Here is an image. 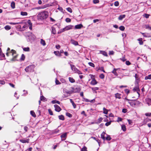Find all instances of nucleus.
<instances>
[{
    "instance_id": "f257e3e1",
    "label": "nucleus",
    "mask_w": 151,
    "mask_h": 151,
    "mask_svg": "<svg viewBox=\"0 0 151 151\" xmlns=\"http://www.w3.org/2000/svg\"><path fill=\"white\" fill-rule=\"evenodd\" d=\"M48 16V12L45 11L40 12L37 15V17L38 20H42L46 19Z\"/></svg>"
},
{
    "instance_id": "f03ea898",
    "label": "nucleus",
    "mask_w": 151,
    "mask_h": 151,
    "mask_svg": "<svg viewBox=\"0 0 151 151\" xmlns=\"http://www.w3.org/2000/svg\"><path fill=\"white\" fill-rule=\"evenodd\" d=\"M9 54L13 56V58L11 60V61H15L16 60V59L17 57V55L16 54V51L15 50H12L9 53L7 52L6 55L7 56H8Z\"/></svg>"
},
{
    "instance_id": "7ed1b4c3",
    "label": "nucleus",
    "mask_w": 151,
    "mask_h": 151,
    "mask_svg": "<svg viewBox=\"0 0 151 151\" xmlns=\"http://www.w3.org/2000/svg\"><path fill=\"white\" fill-rule=\"evenodd\" d=\"M35 66L34 65H32L27 67L25 69V71L27 72H33L34 71V68Z\"/></svg>"
},
{
    "instance_id": "20e7f679",
    "label": "nucleus",
    "mask_w": 151,
    "mask_h": 151,
    "mask_svg": "<svg viewBox=\"0 0 151 151\" xmlns=\"http://www.w3.org/2000/svg\"><path fill=\"white\" fill-rule=\"evenodd\" d=\"M71 70L74 71L76 73L78 74H82V73L78 69L76 68L75 66L73 65L70 64V65Z\"/></svg>"
},
{
    "instance_id": "39448f33",
    "label": "nucleus",
    "mask_w": 151,
    "mask_h": 151,
    "mask_svg": "<svg viewBox=\"0 0 151 151\" xmlns=\"http://www.w3.org/2000/svg\"><path fill=\"white\" fill-rule=\"evenodd\" d=\"M128 103L132 106H135L137 104H140L141 103L139 101L135 100L129 101Z\"/></svg>"
},
{
    "instance_id": "423d86ee",
    "label": "nucleus",
    "mask_w": 151,
    "mask_h": 151,
    "mask_svg": "<svg viewBox=\"0 0 151 151\" xmlns=\"http://www.w3.org/2000/svg\"><path fill=\"white\" fill-rule=\"evenodd\" d=\"M72 90L71 91L72 93H78L81 90V89L79 87L73 88Z\"/></svg>"
},
{
    "instance_id": "0eeeda50",
    "label": "nucleus",
    "mask_w": 151,
    "mask_h": 151,
    "mask_svg": "<svg viewBox=\"0 0 151 151\" xmlns=\"http://www.w3.org/2000/svg\"><path fill=\"white\" fill-rule=\"evenodd\" d=\"M73 26L72 25H69L66 26L65 28H63L62 29V32L65 30H68L71 29L73 27Z\"/></svg>"
},
{
    "instance_id": "6e6552de",
    "label": "nucleus",
    "mask_w": 151,
    "mask_h": 151,
    "mask_svg": "<svg viewBox=\"0 0 151 151\" xmlns=\"http://www.w3.org/2000/svg\"><path fill=\"white\" fill-rule=\"evenodd\" d=\"M54 106L55 108V110L56 111L59 112L61 110L60 107L57 104H55Z\"/></svg>"
},
{
    "instance_id": "1a4fd4ad",
    "label": "nucleus",
    "mask_w": 151,
    "mask_h": 151,
    "mask_svg": "<svg viewBox=\"0 0 151 151\" xmlns=\"http://www.w3.org/2000/svg\"><path fill=\"white\" fill-rule=\"evenodd\" d=\"M61 140H64L66 139L67 137V133H65L60 136Z\"/></svg>"
},
{
    "instance_id": "9d476101",
    "label": "nucleus",
    "mask_w": 151,
    "mask_h": 151,
    "mask_svg": "<svg viewBox=\"0 0 151 151\" xmlns=\"http://www.w3.org/2000/svg\"><path fill=\"white\" fill-rule=\"evenodd\" d=\"M133 90L134 91H137V93L138 94L139 96L140 95L139 93V91H140L139 89V88L138 86H136L134 87L133 89Z\"/></svg>"
},
{
    "instance_id": "9b49d317",
    "label": "nucleus",
    "mask_w": 151,
    "mask_h": 151,
    "mask_svg": "<svg viewBox=\"0 0 151 151\" xmlns=\"http://www.w3.org/2000/svg\"><path fill=\"white\" fill-rule=\"evenodd\" d=\"M29 139H20L19 141L20 142L23 143H28L29 142Z\"/></svg>"
},
{
    "instance_id": "f8f14e48",
    "label": "nucleus",
    "mask_w": 151,
    "mask_h": 151,
    "mask_svg": "<svg viewBox=\"0 0 151 151\" xmlns=\"http://www.w3.org/2000/svg\"><path fill=\"white\" fill-rule=\"evenodd\" d=\"M27 24L28 25H29V29L32 30V24L30 20H29L27 21Z\"/></svg>"
},
{
    "instance_id": "ddd939ff",
    "label": "nucleus",
    "mask_w": 151,
    "mask_h": 151,
    "mask_svg": "<svg viewBox=\"0 0 151 151\" xmlns=\"http://www.w3.org/2000/svg\"><path fill=\"white\" fill-rule=\"evenodd\" d=\"M63 92L64 93H66L67 94H70L72 93L71 91H69L67 90H66L65 88H63Z\"/></svg>"
},
{
    "instance_id": "4468645a",
    "label": "nucleus",
    "mask_w": 151,
    "mask_h": 151,
    "mask_svg": "<svg viewBox=\"0 0 151 151\" xmlns=\"http://www.w3.org/2000/svg\"><path fill=\"white\" fill-rule=\"evenodd\" d=\"M70 42L72 44L75 45H78V42L77 41H75L74 40H70Z\"/></svg>"
},
{
    "instance_id": "2eb2a0df",
    "label": "nucleus",
    "mask_w": 151,
    "mask_h": 151,
    "mask_svg": "<svg viewBox=\"0 0 151 151\" xmlns=\"http://www.w3.org/2000/svg\"><path fill=\"white\" fill-rule=\"evenodd\" d=\"M97 83V82L94 79H93L91 82V84L93 85L96 84Z\"/></svg>"
},
{
    "instance_id": "dca6fc26",
    "label": "nucleus",
    "mask_w": 151,
    "mask_h": 151,
    "mask_svg": "<svg viewBox=\"0 0 151 151\" xmlns=\"http://www.w3.org/2000/svg\"><path fill=\"white\" fill-rule=\"evenodd\" d=\"M118 69L117 68H114L112 72V73H113L116 76H118V74L116 72V70Z\"/></svg>"
},
{
    "instance_id": "f3484780",
    "label": "nucleus",
    "mask_w": 151,
    "mask_h": 151,
    "mask_svg": "<svg viewBox=\"0 0 151 151\" xmlns=\"http://www.w3.org/2000/svg\"><path fill=\"white\" fill-rule=\"evenodd\" d=\"M83 25L81 24H79L77 25H76L75 26V29H81L82 27H83Z\"/></svg>"
},
{
    "instance_id": "a211bd4d",
    "label": "nucleus",
    "mask_w": 151,
    "mask_h": 151,
    "mask_svg": "<svg viewBox=\"0 0 151 151\" xmlns=\"http://www.w3.org/2000/svg\"><path fill=\"white\" fill-rule=\"evenodd\" d=\"M40 100L43 101H47V99L43 96H40Z\"/></svg>"
},
{
    "instance_id": "6ab92c4d",
    "label": "nucleus",
    "mask_w": 151,
    "mask_h": 151,
    "mask_svg": "<svg viewBox=\"0 0 151 151\" xmlns=\"http://www.w3.org/2000/svg\"><path fill=\"white\" fill-rule=\"evenodd\" d=\"M105 134V132H103L101 134V137L104 140H105V137H104V135Z\"/></svg>"
},
{
    "instance_id": "aec40b11",
    "label": "nucleus",
    "mask_w": 151,
    "mask_h": 151,
    "mask_svg": "<svg viewBox=\"0 0 151 151\" xmlns=\"http://www.w3.org/2000/svg\"><path fill=\"white\" fill-rule=\"evenodd\" d=\"M121 94L118 93H117L115 94V96L116 98H118L119 99H120Z\"/></svg>"
},
{
    "instance_id": "412c9836",
    "label": "nucleus",
    "mask_w": 151,
    "mask_h": 151,
    "mask_svg": "<svg viewBox=\"0 0 151 151\" xmlns=\"http://www.w3.org/2000/svg\"><path fill=\"white\" fill-rule=\"evenodd\" d=\"M52 33L53 34H55L56 33V30L55 28L53 27H52Z\"/></svg>"
},
{
    "instance_id": "4be33fe9",
    "label": "nucleus",
    "mask_w": 151,
    "mask_h": 151,
    "mask_svg": "<svg viewBox=\"0 0 151 151\" xmlns=\"http://www.w3.org/2000/svg\"><path fill=\"white\" fill-rule=\"evenodd\" d=\"M100 53L105 56H108L107 53L105 51H100Z\"/></svg>"
},
{
    "instance_id": "5701e85b",
    "label": "nucleus",
    "mask_w": 151,
    "mask_h": 151,
    "mask_svg": "<svg viewBox=\"0 0 151 151\" xmlns=\"http://www.w3.org/2000/svg\"><path fill=\"white\" fill-rule=\"evenodd\" d=\"M125 17V15H120L118 18V19L119 20H122L123 18H124Z\"/></svg>"
},
{
    "instance_id": "b1692460",
    "label": "nucleus",
    "mask_w": 151,
    "mask_h": 151,
    "mask_svg": "<svg viewBox=\"0 0 151 151\" xmlns=\"http://www.w3.org/2000/svg\"><path fill=\"white\" fill-rule=\"evenodd\" d=\"M51 103L52 104H54L56 103V104H60V102L59 101H57L56 100H54L52 101H51Z\"/></svg>"
},
{
    "instance_id": "393cba45",
    "label": "nucleus",
    "mask_w": 151,
    "mask_h": 151,
    "mask_svg": "<svg viewBox=\"0 0 151 151\" xmlns=\"http://www.w3.org/2000/svg\"><path fill=\"white\" fill-rule=\"evenodd\" d=\"M68 79L69 80L70 82L71 83H73L75 82V80L73 78L69 77Z\"/></svg>"
},
{
    "instance_id": "a878e982",
    "label": "nucleus",
    "mask_w": 151,
    "mask_h": 151,
    "mask_svg": "<svg viewBox=\"0 0 151 151\" xmlns=\"http://www.w3.org/2000/svg\"><path fill=\"white\" fill-rule=\"evenodd\" d=\"M5 55L2 52L1 49L0 48V58H2L4 57Z\"/></svg>"
},
{
    "instance_id": "bb28decb",
    "label": "nucleus",
    "mask_w": 151,
    "mask_h": 151,
    "mask_svg": "<svg viewBox=\"0 0 151 151\" xmlns=\"http://www.w3.org/2000/svg\"><path fill=\"white\" fill-rule=\"evenodd\" d=\"M54 53L55 55L58 56H61L60 53L58 51H54Z\"/></svg>"
},
{
    "instance_id": "cd10ccee",
    "label": "nucleus",
    "mask_w": 151,
    "mask_h": 151,
    "mask_svg": "<svg viewBox=\"0 0 151 151\" xmlns=\"http://www.w3.org/2000/svg\"><path fill=\"white\" fill-rule=\"evenodd\" d=\"M23 50L26 52H29L30 51V49L29 47H23Z\"/></svg>"
},
{
    "instance_id": "c85d7f7f",
    "label": "nucleus",
    "mask_w": 151,
    "mask_h": 151,
    "mask_svg": "<svg viewBox=\"0 0 151 151\" xmlns=\"http://www.w3.org/2000/svg\"><path fill=\"white\" fill-rule=\"evenodd\" d=\"M58 118L59 119L61 120H64L65 119L64 117L62 115L59 116Z\"/></svg>"
},
{
    "instance_id": "c756f323",
    "label": "nucleus",
    "mask_w": 151,
    "mask_h": 151,
    "mask_svg": "<svg viewBox=\"0 0 151 151\" xmlns=\"http://www.w3.org/2000/svg\"><path fill=\"white\" fill-rule=\"evenodd\" d=\"M40 43L43 46H45L46 45V43L45 40L42 39H41L40 40Z\"/></svg>"
},
{
    "instance_id": "7c9ffc66",
    "label": "nucleus",
    "mask_w": 151,
    "mask_h": 151,
    "mask_svg": "<svg viewBox=\"0 0 151 151\" xmlns=\"http://www.w3.org/2000/svg\"><path fill=\"white\" fill-rule=\"evenodd\" d=\"M103 113L106 114H107L108 113V110L106 109L105 107L103 108Z\"/></svg>"
},
{
    "instance_id": "2f4dec72",
    "label": "nucleus",
    "mask_w": 151,
    "mask_h": 151,
    "mask_svg": "<svg viewBox=\"0 0 151 151\" xmlns=\"http://www.w3.org/2000/svg\"><path fill=\"white\" fill-rule=\"evenodd\" d=\"M139 41V43L140 45H142L143 44V42L142 41V38H139L137 40Z\"/></svg>"
},
{
    "instance_id": "473e14b6",
    "label": "nucleus",
    "mask_w": 151,
    "mask_h": 151,
    "mask_svg": "<svg viewBox=\"0 0 151 151\" xmlns=\"http://www.w3.org/2000/svg\"><path fill=\"white\" fill-rule=\"evenodd\" d=\"M145 80H147V79H151V74H150L148 76L145 77Z\"/></svg>"
},
{
    "instance_id": "72a5a7b5",
    "label": "nucleus",
    "mask_w": 151,
    "mask_h": 151,
    "mask_svg": "<svg viewBox=\"0 0 151 151\" xmlns=\"http://www.w3.org/2000/svg\"><path fill=\"white\" fill-rule=\"evenodd\" d=\"M21 15L23 16H27V13L26 12H21Z\"/></svg>"
},
{
    "instance_id": "f704fd0d",
    "label": "nucleus",
    "mask_w": 151,
    "mask_h": 151,
    "mask_svg": "<svg viewBox=\"0 0 151 151\" xmlns=\"http://www.w3.org/2000/svg\"><path fill=\"white\" fill-rule=\"evenodd\" d=\"M30 114H31L32 115V116L33 117H36V115L35 114V113L33 111H30Z\"/></svg>"
},
{
    "instance_id": "c9c22d12",
    "label": "nucleus",
    "mask_w": 151,
    "mask_h": 151,
    "mask_svg": "<svg viewBox=\"0 0 151 151\" xmlns=\"http://www.w3.org/2000/svg\"><path fill=\"white\" fill-rule=\"evenodd\" d=\"M147 104L149 106L150 105V104L151 103V99H148L147 100Z\"/></svg>"
},
{
    "instance_id": "e433bc0d",
    "label": "nucleus",
    "mask_w": 151,
    "mask_h": 151,
    "mask_svg": "<svg viewBox=\"0 0 151 151\" xmlns=\"http://www.w3.org/2000/svg\"><path fill=\"white\" fill-rule=\"evenodd\" d=\"M11 7L13 8L14 9L15 7V3L13 1L12 2L11 4Z\"/></svg>"
},
{
    "instance_id": "4c0bfd02",
    "label": "nucleus",
    "mask_w": 151,
    "mask_h": 151,
    "mask_svg": "<svg viewBox=\"0 0 151 151\" xmlns=\"http://www.w3.org/2000/svg\"><path fill=\"white\" fill-rule=\"evenodd\" d=\"M66 115L70 118H71L72 117V115L68 112H67L66 113Z\"/></svg>"
},
{
    "instance_id": "58836bf2",
    "label": "nucleus",
    "mask_w": 151,
    "mask_h": 151,
    "mask_svg": "<svg viewBox=\"0 0 151 151\" xmlns=\"http://www.w3.org/2000/svg\"><path fill=\"white\" fill-rule=\"evenodd\" d=\"M91 89L93 91H95L96 93V91L99 89V88L97 87L92 88Z\"/></svg>"
},
{
    "instance_id": "ea45409f",
    "label": "nucleus",
    "mask_w": 151,
    "mask_h": 151,
    "mask_svg": "<svg viewBox=\"0 0 151 151\" xmlns=\"http://www.w3.org/2000/svg\"><path fill=\"white\" fill-rule=\"evenodd\" d=\"M5 29L9 30L11 29V27L9 25H6L4 27Z\"/></svg>"
},
{
    "instance_id": "a19ab883",
    "label": "nucleus",
    "mask_w": 151,
    "mask_h": 151,
    "mask_svg": "<svg viewBox=\"0 0 151 151\" xmlns=\"http://www.w3.org/2000/svg\"><path fill=\"white\" fill-rule=\"evenodd\" d=\"M25 58V56L24 55V54H22L21 55L20 59L21 60H24Z\"/></svg>"
},
{
    "instance_id": "79ce46f5",
    "label": "nucleus",
    "mask_w": 151,
    "mask_h": 151,
    "mask_svg": "<svg viewBox=\"0 0 151 151\" xmlns=\"http://www.w3.org/2000/svg\"><path fill=\"white\" fill-rule=\"evenodd\" d=\"M111 139V138L109 135L107 136V137L106 138L105 137V139L108 141L110 140Z\"/></svg>"
},
{
    "instance_id": "37998d69",
    "label": "nucleus",
    "mask_w": 151,
    "mask_h": 151,
    "mask_svg": "<svg viewBox=\"0 0 151 151\" xmlns=\"http://www.w3.org/2000/svg\"><path fill=\"white\" fill-rule=\"evenodd\" d=\"M119 29L121 31H124L125 29L124 27L123 26H121L119 27Z\"/></svg>"
},
{
    "instance_id": "c03bdc74",
    "label": "nucleus",
    "mask_w": 151,
    "mask_h": 151,
    "mask_svg": "<svg viewBox=\"0 0 151 151\" xmlns=\"http://www.w3.org/2000/svg\"><path fill=\"white\" fill-rule=\"evenodd\" d=\"M145 28L146 29H148L151 30V27L149 25H145Z\"/></svg>"
},
{
    "instance_id": "a18cd8bd",
    "label": "nucleus",
    "mask_w": 151,
    "mask_h": 151,
    "mask_svg": "<svg viewBox=\"0 0 151 151\" xmlns=\"http://www.w3.org/2000/svg\"><path fill=\"white\" fill-rule=\"evenodd\" d=\"M98 70H101V71H102L104 73L105 72V70H104V68L103 67H99V68L98 69Z\"/></svg>"
},
{
    "instance_id": "49530a36",
    "label": "nucleus",
    "mask_w": 151,
    "mask_h": 151,
    "mask_svg": "<svg viewBox=\"0 0 151 151\" xmlns=\"http://www.w3.org/2000/svg\"><path fill=\"white\" fill-rule=\"evenodd\" d=\"M88 65L94 67H95V65L94 64L91 62H89L88 63Z\"/></svg>"
},
{
    "instance_id": "de8ad7c7",
    "label": "nucleus",
    "mask_w": 151,
    "mask_h": 151,
    "mask_svg": "<svg viewBox=\"0 0 151 151\" xmlns=\"http://www.w3.org/2000/svg\"><path fill=\"white\" fill-rule=\"evenodd\" d=\"M122 130L124 131H125L126 130V128L125 126L124 125H123L122 126Z\"/></svg>"
},
{
    "instance_id": "09e8293b",
    "label": "nucleus",
    "mask_w": 151,
    "mask_h": 151,
    "mask_svg": "<svg viewBox=\"0 0 151 151\" xmlns=\"http://www.w3.org/2000/svg\"><path fill=\"white\" fill-rule=\"evenodd\" d=\"M99 78L101 79H103L104 78V75L103 74H101L99 76Z\"/></svg>"
},
{
    "instance_id": "8fccbe9b",
    "label": "nucleus",
    "mask_w": 151,
    "mask_h": 151,
    "mask_svg": "<svg viewBox=\"0 0 151 151\" xmlns=\"http://www.w3.org/2000/svg\"><path fill=\"white\" fill-rule=\"evenodd\" d=\"M71 19L69 18H67L65 19V21L67 22H71Z\"/></svg>"
},
{
    "instance_id": "3c124183",
    "label": "nucleus",
    "mask_w": 151,
    "mask_h": 151,
    "mask_svg": "<svg viewBox=\"0 0 151 151\" xmlns=\"http://www.w3.org/2000/svg\"><path fill=\"white\" fill-rule=\"evenodd\" d=\"M67 11L70 13H72V9L70 7H68L66 9Z\"/></svg>"
},
{
    "instance_id": "603ef678",
    "label": "nucleus",
    "mask_w": 151,
    "mask_h": 151,
    "mask_svg": "<svg viewBox=\"0 0 151 151\" xmlns=\"http://www.w3.org/2000/svg\"><path fill=\"white\" fill-rule=\"evenodd\" d=\"M81 151H87V147L84 146L81 150Z\"/></svg>"
},
{
    "instance_id": "864d4df0",
    "label": "nucleus",
    "mask_w": 151,
    "mask_h": 151,
    "mask_svg": "<svg viewBox=\"0 0 151 151\" xmlns=\"http://www.w3.org/2000/svg\"><path fill=\"white\" fill-rule=\"evenodd\" d=\"M24 129L25 132H26L28 131V128L27 126H25L24 127Z\"/></svg>"
},
{
    "instance_id": "5fc2aeb1",
    "label": "nucleus",
    "mask_w": 151,
    "mask_h": 151,
    "mask_svg": "<svg viewBox=\"0 0 151 151\" xmlns=\"http://www.w3.org/2000/svg\"><path fill=\"white\" fill-rule=\"evenodd\" d=\"M143 16L144 17H145L146 18H148L150 16V15L147 14H145Z\"/></svg>"
},
{
    "instance_id": "6e6d98bb",
    "label": "nucleus",
    "mask_w": 151,
    "mask_h": 151,
    "mask_svg": "<svg viewBox=\"0 0 151 151\" xmlns=\"http://www.w3.org/2000/svg\"><path fill=\"white\" fill-rule=\"evenodd\" d=\"M84 100L87 102H90V101L88 99L83 97V101H84Z\"/></svg>"
},
{
    "instance_id": "4d7b16f0",
    "label": "nucleus",
    "mask_w": 151,
    "mask_h": 151,
    "mask_svg": "<svg viewBox=\"0 0 151 151\" xmlns=\"http://www.w3.org/2000/svg\"><path fill=\"white\" fill-rule=\"evenodd\" d=\"M145 115L147 116H151V113H146L145 114Z\"/></svg>"
},
{
    "instance_id": "13d9d810",
    "label": "nucleus",
    "mask_w": 151,
    "mask_h": 151,
    "mask_svg": "<svg viewBox=\"0 0 151 151\" xmlns=\"http://www.w3.org/2000/svg\"><path fill=\"white\" fill-rule=\"evenodd\" d=\"M114 5L115 6H118L119 5V3L118 1H116L114 2Z\"/></svg>"
},
{
    "instance_id": "bf43d9fd",
    "label": "nucleus",
    "mask_w": 151,
    "mask_h": 151,
    "mask_svg": "<svg viewBox=\"0 0 151 151\" xmlns=\"http://www.w3.org/2000/svg\"><path fill=\"white\" fill-rule=\"evenodd\" d=\"M124 91L126 93L128 94L129 93V91L128 89H126L124 90Z\"/></svg>"
},
{
    "instance_id": "052dcab7",
    "label": "nucleus",
    "mask_w": 151,
    "mask_h": 151,
    "mask_svg": "<svg viewBox=\"0 0 151 151\" xmlns=\"http://www.w3.org/2000/svg\"><path fill=\"white\" fill-rule=\"evenodd\" d=\"M99 0H93V3L95 4H97L99 3Z\"/></svg>"
},
{
    "instance_id": "680f3d73",
    "label": "nucleus",
    "mask_w": 151,
    "mask_h": 151,
    "mask_svg": "<svg viewBox=\"0 0 151 151\" xmlns=\"http://www.w3.org/2000/svg\"><path fill=\"white\" fill-rule=\"evenodd\" d=\"M48 111H49V114L50 115H53L51 109H48Z\"/></svg>"
},
{
    "instance_id": "e2e57ef3",
    "label": "nucleus",
    "mask_w": 151,
    "mask_h": 151,
    "mask_svg": "<svg viewBox=\"0 0 151 151\" xmlns=\"http://www.w3.org/2000/svg\"><path fill=\"white\" fill-rule=\"evenodd\" d=\"M111 122H107L105 124V125H106L107 126H108L109 125H110L111 124Z\"/></svg>"
},
{
    "instance_id": "0e129e2a",
    "label": "nucleus",
    "mask_w": 151,
    "mask_h": 151,
    "mask_svg": "<svg viewBox=\"0 0 151 151\" xmlns=\"http://www.w3.org/2000/svg\"><path fill=\"white\" fill-rule=\"evenodd\" d=\"M127 111V110L126 109H123L122 110V112L124 113H126Z\"/></svg>"
},
{
    "instance_id": "69168bd1",
    "label": "nucleus",
    "mask_w": 151,
    "mask_h": 151,
    "mask_svg": "<svg viewBox=\"0 0 151 151\" xmlns=\"http://www.w3.org/2000/svg\"><path fill=\"white\" fill-rule=\"evenodd\" d=\"M28 25L27 24H26L24 25L23 26V28L24 29H25V28L26 29L27 28H28Z\"/></svg>"
},
{
    "instance_id": "338daca9",
    "label": "nucleus",
    "mask_w": 151,
    "mask_h": 151,
    "mask_svg": "<svg viewBox=\"0 0 151 151\" xmlns=\"http://www.w3.org/2000/svg\"><path fill=\"white\" fill-rule=\"evenodd\" d=\"M139 78L136 79H135V82L137 84H138L139 83Z\"/></svg>"
},
{
    "instance_id": "774afa93",
    "label": "nucleus",
    "mask_w": 151,
    "mask_h": 151,
    "mask_svg": "<svg viewBox=\"0 0 151 151\" xmlns=\"http://www.w3.org/2000/svg\"><path fill=\"white\" fill-rule=\"evenodd\" d=\"M126 64L127 65H129L131 64V63L129 61H126Z\"/></svg>"
}]
</instances>
